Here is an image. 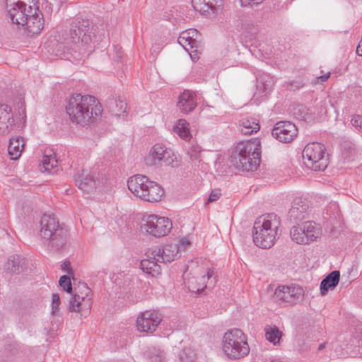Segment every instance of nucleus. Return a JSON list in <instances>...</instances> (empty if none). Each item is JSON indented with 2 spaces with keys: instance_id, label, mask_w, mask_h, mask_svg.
I'll return each instance as SVG.
<instances>
[{
  "instance_id": "nucleus-1",
  "label": "nucleus",
  "mask_w": 362,
  "mask_h": 362,
  "mask_svg": "<svg viewBox=\"0 0 362 362\" xmlns=\"http://www.w3.org/2000/svg\"><path fill=\"white\" fill-rule=\"evenodd\" d=\"M66 112L73 122L86 125L100 117L102 107L95 97L77 93L70 98Z\"/></svg>"
},
{
  "instance_id": "nucleus-2",
  "label": "nucleus",
  "mask_w": 362,
  "mask_h": 362,
  "mask_svg": "<svg viewBox=\"0 0 362 362\" xmlns=\"http://www.w3.org/2000/svg\"><path fill=\"white\" fill-rule=\"evenodd\" d=\"M261 143L259 139L241 141L233 148L230 160L236 168L245 171H254L261 160Z\"/></svg>"
},
{
  "instance_id": "nucleus-3",
  "label": "nucleus",
  "mask_w": 362,
  "mask_h": 362,
  "mask_svg": "<svg viewBox=\"0 0 362 362\" xmlns=\"http://www.w3.org/2000/svg\"><path fill=\"white\" fill-rule=\"evenodd\" d=\"M280 218L274 213L259 217L255 221L252 229L254 243L263 249L272 247L280 235Z\"/></svg>"
},
{
  "instance_id": "nucleus-4",
  "label": "nucleus",
  "mask_w": 362,
  "mask_h": 362,
  "mask_svg": "<svg viewBox=\"0 0 362 362\" xmlns=\"http://www.w3.org/2000/svg\"><path fill=\"white\" fill-rule=\"evenodd\" d=\"M94 37L92 23L88 20L76 18L71 25L67 43L76 44L79 54L88 57L94 49Z\"/></svg>"
},
{
  "instance_id": "nucleus-5",
  "label": "nucleus",
  "mask_w": 362,
  "mask_h": 362,
  "mask_svg": "<svg viewBox=\"0 0 362 362\" xmlns=\"http://www.w3.org/2000/svg\"><path fill=\"white\" fill-rule=\"evenodd\" d=\"M222 349L225 355L231 359L243 358L250 353L247 336L237 328L230 329L224 334Z\"/></svg>"
},
{
  "instance_id": "nucleus-6",
  "label": "nucleus",
  "mask_w": 362,
  "mask_h": 362,
  "mask_svg": "<svg viewBox=\"0 0 362 362\" xmlns=\"http://www.w3.org/2000/svg\"><path fill=\"white\" fill-rule=\"evenodd\" d=\"M41 237L49 241V244L57 250L63 247L66 243L67 230L59 225L55 217L44 214L40 223Z\"/></svg>"
},
{
  "instance_id": "nucleus-7",
  "label": "nucleus",
  "mask_w": 362,
  "mask_h": 362,
  "mask_svg": "<svg viewBox=\"0 0 362 362\" xmlns=\"http://www.w3.org/2000/svg\"><path fill=\"white\" fill-rule=\"evenodd\" d=\"M145 163L148 166H170L177 167L180 160L174 151L161 144L153 145L145 157Z\"/></svg>"
},
{
  "instance_id": "nucleus-8",
  "label": "nucleus",
  "mask_w": 362,
  "mask_h": 362,
  "mask_svg": "<svg viewBox=\"0 0 362 362\" xmlns=\"http://www.w3.org/2000/svg\"><path fill=\"white\" fill-rule=\"evenodd\" d=\"M291 240L299 245H309L320 239L322 228L313 221H305L293 226L290 230Z\"/></svg>"
},
{
  "instance_id": "nucleus-9",
  "label": "nucleus",
  "mask_w": 362,
  "mask_h": 362,
  "mask_svg": "<svg viewBox=\"0 0 362 362\" xmlns=\"http://www.w3.org/2000/svg\"><path fill=\"white\" fill-rule=\"evenodd\" d=\"M92 306V293L90 288L86 284H79L74 288L69 300L68 310L79 313L81 317H86L90 313Z\"/></svg>"
},
{
  "instance_id": "nucleus-10",
  "label": "nucleus",
  "mask_w": 362,
  "mask_h": 362,
  "mask_svg": "<svg viewBox=\"0 0 362 362\" xmlns=\"http://www.w3.org/2000/svg\"><path fill=\"white\" fill-rule=\"evenodd\" d=\"M325 147L318 142L308 144L303 151V159L305 165L315 171L324 170L327 166L325 158Z\"/></svg>"
},
{
  "instance_id": "nucleus-11",
  "label": "nucleus",
  "mask_w": 362,
  "mask_h": 362,
  "mask_svg": "<svg viewBox=\"0 0 362 362\" xmlns=\"http://www.w3.org/2000/svg\"><path fill=\"white\" fill-rule=\"evenodd\" d=\"M303 296L304 291L298 285H280L275 289L274 300L281 306L286 307L300 303Z\"/></svg>"
},
{
  "instance_id": "nucleus-12",
  "label": "nucleus",
  "mask_w": 362,
  "mask_h": 362,
  "mask_svg": "<svg viewBox=\"0 0 362 362\" xmlns=\"http://www.w3.org/2000/svg\"><path fill=\"white\" fill-rule=\"evenodd\" d=\"M144 228L149 235L160 238L168 235L172 229V222L166 217L155 214L148 215L144 218Z\"/></svg>"
},
{
  "instance_id": "nucleus-13",
  "label": "nucleus",
  "mask_w": 362,
  "mask_h": 362,
  "mask_svg": "<svg viewBox=\"0 0 362 362\" xmlns=\"http://www.w3.org/2000/svg\"><path fill=\"white\" fill-rule=\"evenodd\" d=\"M33 1V0H28L29 3ZM7 6L9 8L8 12L11 23L16 24L19 27L25 26L26 18L33 13V10L35 8L30 5H28L27 3L22 0H18L10 5L7 3Z\"/></svg>"
},
{
  "instance_id": "nucleus-14",
  "label": "nucleus",
  "mask_w": 362,
  "mask_h": 362,
  "mask_svg": "<svg viewBox=\"0 0 362 362\" xmlns=\"http://www.w3.org/2000/svg\"><path fill=\"white\" fill-rule=\"evenodd\" d=\"M161 315L156 310L141 313L136 319V329L139 332L152 334L161 321Z\"/></svg>"
},
{
  "instance_id": "nucleus-15",
  "label": "nucleus",
  "mask_w": 362,
  "mask_h": 362,
  "mask_svg": "<svg viewBox=\"0 0 362 362\" xmlns=\"http://www.w3.org/2000/svg\"><path fill=\"white\" fill-rule=\"evenodd\" d=\"M214 271L213 269H208L206 274L198 278L192 276L185 281V286L189 292L194 293H202L204 288H212L216 282Z\"/></svg>"
},
{
  "instance_id": "nucleus-16",
  "label": "nucleus",
  "mask_w": 362,
  "mask_h": 362,
  "mask_svg": "<svg viewBox=\"0 0 362 362\" xmlns=\"http://www.w3.org/2000/svg\"><path fill=\"white\" fill-rule=\"evenodd\" d=\"M272 135L279 142L288 144L297 136L298 129L296 125L291 122L279 121L274 124Z\"/></svg>"
},
{
  "instance_id": "nucleus-17",
  "label": "nucleus",
  "mask_w": 362,
  "mask_h": 362,
  "mask_svg": "<svg viewBox=\"0 0 362 362\" xmlns=\"http://www.w3.org/2000/svg\"><path fill=\"white\" fill-rule=\"evenodd\" d=\"M194 11L206 17L216 16L221 10L222 0H191Z\"/></svg>"
},
{
  "instance_id": "nucleus-18",
  "label": "nucleus",
  "mask_w": 362,
  "mask_h": 362,
  "mask_svg": "<svg viewBox=\"0 0 362 362\" xmlns=\"http://www.w3.org/2000/svg\"><path fill=\"white\" fill-rule=\"evenodd\" d=\"M153 254L160 262H170L179 257V246L175 243H170L162 247H156L153 248Z\"/></svg>"
},
{
  "instance_id": "nucleus-19",
  "label": "nucleus",
  "mask_w": 362,
  "mask_h": 362,
  "mask_svg": "<svg viewBox=\"0 0 362 362\" xmlns=\"http://www.w3.org/2000/svg\"><path fill=\"white\" fill-rule=\"evenodd\" d=\"M257 90L254 94V96L257 99L262 100L264 97H266L272 90L274 85V81L273 77L266 73H262L257 76Z\"/></svg>"
},
{
  "instance_id": "nucleus-20",
  "label": "nucleus",
  "mask_w": 362,
  "mask_h": 362,
  "mask_svg": "<svg viewBox=\"0 0 362 362\" xmlns=\"http://www.w3.org/2000/svg\"><path fill=\"white\" fill-rule=\"evenodd\" d=\"M308 207L306 200L296 197L292 202L291 207L288 212V217L293 221H301L305 218Z\"/></svg>"
},
{
  "instance_id": "nucleus-21",
  "label": "nucleus",
  "mask_w": 362,
  "mask_h": 362,
  "mask_svg": "<svg viewBox=\"0 0 362 362\" xmlns=\"http://www.w3.org/2000/svg\"><path fill=\"white\" fill-rule=\"evenodd\" d=\"M25 26L28 33L30 35L37 34L42 30L44 21L38 8H35L33 10V13L26 18Z\"/></svg>"
},
{
  "instance_id": "nucleus-22",
  "label": "nucleus",
  "mask_w": 362,
  "mask_h": 362,
  "mask_svg": "<svg viewBox=\"0 0 362 362\" xmlns=\"http://www.w3.org/2000/svg\"><path fill=\"white\" fill-rule=\"evenodd\" d=\"M149 182L150 180L146 176L136 175L129 178L127 181L128 189L136 197L141 199Z\"/></svg>"
},
{
  "instance_id": "nucleus-23",
  "label": "nucleus",
  "mask_w": 362,
  "mask_h": 362,
  "mask_svg": "<svg viewBox=\"0 0 362 362\" xmlns=\"http://www.w3.org/2000/svg\"><path fill=\"white\" fill-rule=\"evenodd\" d=\"M199 34L196 29H188L182 31L178 38L177 42L188 52L189 49L197 47Z\"/></svg>"
},
{
  "instance_id": "nucleus-24",
  "label": "nucleus",
  "mask_w": 362,
  "mask_h": 362,
  "mask_svg": "<svg viewBox=\"0 0 362 362\" xmlns=\"http://www.w3.org/2000/svg\"><path fill=\"white\" fill-rule=\"evenodd\" d=\"M147 258L142 259L140 262L141 269L146 273L149 274L152 276L158 275L161 272V267L159 263H161L160 260H158L153 254V248L148 250L146 252Z\"/></svg>"
},
{
  "instance_id": "nucleus-25",
  "label": "nucleus",
  "mask_w": 362,
  "mask_h": 362,
  "mask_svg": "<svg viewBox=\"0 0 362 362\" xmlns=\"http://www.w3.org/2000/svg\"><path fill=\"white\" fill-rule=\"evenodd\" d=\"M14 126L11 108L6 104H0V134H6Z\"/></svg>"
},
{
  "instance_id": "nucleus-26",
  "label": "nucleus",
  "mask_w": 362,
  "mask_h": 362,
  "mask_svg": "<svg viewBox=\"0 0 362 362\" xmlns=\"http://www.w3.org/2000/svg\"><path fill=\"white\" fill-rule=\"evenodd\" d=\"M163 195L164 191L162 187L158 183L150 180L141 199L150 203H156L160 201Z\"/></svg>"
},
{
  "instance_id": "nucleus-27",
  "label": "nucleus",
  "mask_w": 362,
  "mask_h": 362,
  "mask_svg": "<svg viewBox=\"0 0 362 362\" xmlns=\"http://www.w3.org/2000/svg\"><path fill=\"white\" fill-rule=\"evenodd\" d=\"M177 106L185 114L192 112L197 106L194 93L189 90H185L179 96Z\"/></svg>"
},
{
  "instance_id": "nucleus-28",
  "label": "nucleus",
  "mask_w": 362,
  "mask_h": 362,
  "mask_svg": "<svg viewBox=\"0 0 362 362\" xmlns=\"http://www.w3.org/2000/svg\"><path fill=\"white\" fill-rule=\"evenodd\" d=\"M109 111L115 117L125 118L127 116V105L120 98H109L107 101Z\"/></svg>"
},
{
  "instance_id": "nucleus-29",
  "label": "nucleus",
  "mask_w": 362,
  "mask_h": 362,
  "mask_svg": "<svg viewBox=\"0 0 362 362\" xmlns=\"http://www.w3.org/2000/svg\"><path fill=\"white\" fill-rule=\"evenodd\" d=\"M24 141L21 136L13 137L9 139L8 153L11 160H18L24 149Z\"/></svg>"
},
{
  "instance_id": "nucleus-30",
  "label": "nucleus",
  "mask_w": 362,
  "mask_h": 362,
  "mask_svg": "<svg viewBox=\"0 0 362 362\" xmlns=\"http://www.w3.org/2000/svg\"><path fill=\"white\" fill-rule=\"evenodd\" d=\"M240 131L243 134H252L257 132L259 129V120L253 117H245L239 123Z\"/></svg>"
},
{
  "instance_id": "nucleus-31",
  "label": "nucleus",
  "mask_w": 362,
  "mask_h": 362,
  "mask_svg": "<svg viewBox=\"0 0 362 362\" xmlns=\"http://www.w3.org/2000/svg\"><path fill=\"white\" fill-rule=\"evenodd\" d=\"M76 184L83 192L88 193L95 187L93 176L90 175L87 170H83L81 174L76 178Z\"/></svg>"
},
{
  "instance_id": "nucleus-32",
  "label": "nucleus",
  "mask_w": 362,
  "mask_h": 362,
  "mask_svg": "<svg viewBox=\"0 0 362 362\" xmlns=\"http://www.w3.org/2000/svg\"><path fill=\"white\" fill-rule=\"evenodd\" d=\"M340 278V273L335 270L329 273L320 283V292L322 295L327 293L329 288L337 286Z\"/></svg>"
},
{
  "instance_id": "nucleus-33",
  "label": "nucleus",
  "mask_w": 362,
  "mask_h": 362,
  "mask_svg": "<svg viewBox=\"0 0 362 362\" xmlns=\"http://www.w3.org/2000/svg\"><path fill=\"white\" fill-rule=\"evenodd\" d=\"M173 132L185 141H189L192 137L189 124L183 119H180L176 122L173 126Z\"/></svg>"
},
{
  "instance_id": "nucleus-34",
  "label": "nucleus",
  "mask_w": 362,
  "mask_h": 362,
  "mask_svg": "<svg viewBox=\"0 0 362 362\" xmlns=\"http://www.w3.org/2000/svg\"><path fill=\"white\" fill-rule=\"evenodd\" d=\"M151 362H165V354L163 350L158 347H149L146 353Z\"/></svg>"
},
{
  "instance_id": "nucleus-35",
  "label": "nucleus",
  "mask_w": 362,
  "mask_h": 362,
  "mask_svg": "<svg viewBox=\"0 0 362 362\" xmlns=\"http://www.w3.org/2000/svg\"><path fill=\"white\" fill-rule=\"evenodd\" d=\"M265 337L269 342L276 345L281 338V332L275 326H267L265 327Z\"/></svg>"
},
{
  "instance_id": "nucleus-36",
  "label": "nucleus",
  "mask_w": 362,
  "mask_h": 362,
  "mask_svg": "<svg viewBox=\"0 0 362 362\" xmlns=\"http://www.w3.org/2000/svg\"><path fill=\"white\" fill-rule=\"evenodd\" d=\"M58 161L56 159L55 156L53 155H44L42 160L41 164L42 168L44 169L45 171H47L49 173H52V170L57 167Z\"/></svg>"
},
{
  "instance_id": "nucleus-37",
  "label": "nucleus",
  "mask_w": 362,
  "mask_h": 362,
  "mask_svg": "<svg viewBox=\"0 0 362 362\" xmlns=\"http://www.w3.org/2000/svg\"><path fill=\"white\" fill-rule=\"evenodd\" d=\"M20 257L17 255L8 257L7 262L4 264V269L9 273H14L18 270Z\"/></svg>"
},
{
  "instance_id": "nucleus-38",
  "label": "nucleus",
  "mask_w": 362,
  "mask_h": 362,
  "mask_svg": "<svg viewBox=\"0 0 362 362\" xmlns=\"http://www.w3.org/2000/svg\"><path fill=\"white\" fill-rule=\"evenodd\" d=\"M297 110L298 112H300V119H302L306 122H309L315 118L312 115V113H311L310 109L307 108L304 105H298L297 107Z\"/></svg>"
},
{
  "instance_id": "nucleus-39",
  "label": "nucleus",
  "mask_w": 362,
  "mask_h": 362,
  "mask_svg": "<svg viewBox=\"0 0 362 362\" xmlns=\"http://www.w3.org/2000/svg\"><path fill=\"white\" fill-rule=\"evenodd\" d=\"M59 286L67 293H71L72 286L71 279L69 276L64 275L59 280Z\"/></svg>"
},
{
  "instance_id": "nucleus-40",
  "label": "nucleus",
  "mask_w": 362,
  "mask_h": 362,
  "mask_svg": "<svg viewBox=\"0 0 362 362\" xmlns=\"http://www.w3.org/2000/svg\"><path fill=\"white\" fill-rule=\"evenodd\" d=\"M60 305V298L59 296L57 293H53L52 294V314L55 315L59 310V307Z\"/></svg>"
},
{
  "instance_id": "nucleus-41",
  "label": "nucleus",
  "mask_w": 362,
  "mask_h": 362,
  "mask_svg": "<svg viewBox=\"0 0 362 362\" xmlns=\"http://www.w3.org/2000/svg\"><path fill=\"white\" fill-rule=\"evenodd\" d=\"M351 122L355 128L362 132V114L354 115Z\"/></svg>"
},
{
  "instance_id": "nucleus-42",
  "label": "nucleus",
  "mask_w": 362,
  "mask_h": 362,
  "mask_svg": "<svg viewBox=\"0 0 362 362\" xmlns=\"http://www.w3.org/2000/svg\"><path fill=\"white\" fill-rule=\"evenodd\" d=\"M264 0H240V5L243 7L254 6L261 4Z\"/></svg>"
},
{
  "instance_id": "nucleus-43",
  "label": "nucleus",
  "mask_w": 362,
  "mask_h": 362,
  "mask_svg": "<svg viewBox=\"0 0 362 362\" xmlns=\"http://www.w3.org/2000/svg\"><path fill=\"white\" fill-rule=\"evenodd\" d=\"M221 195V193L220 189H213L209 196L208 201L209 202H215L220 198Z\"/></svg>"
},
{
  "instance_id": "nucleus-44",
  "label": "nucleus",
  "mask_w": 362,
  "mask_h": 362,
  "mask_svg": "<svg viewBox=\"0 0 362 362\" xmlns=\"http://www.w3.org/2000/svg\"><path fill=\"white\" fill-rule=\"evenodd\" d=\"M179 246V252L181 250H185L190 245V242L185 238H183L180 240L178 244Z\"/></svg>"
},
{
  "instance_id": "nucleus-45",
  "label": "nucleus",
  "mask_w": 362,
  "mask_h": 362,
  "mask_svg": "<svg viewBox=\"0 0 362 362\" xmlns=\"http://www.w3.org/2000/svg\"><path fill=\"white\" fill-rule=\"evenodd\" d=\"M330 76V73L328 72L325 74H323V75H321L319 77H316L315 78V83H324L325 81H327V79L329 78Z\"/></svg>"
},
{
  "instance_id": "nucleus-46",
  "label": "nucleus",
  "mask_w": 362,
  "mask_h": 362,
  "mask_svg": "<svg viewBox=\"0 0 362 362\" xmlns=\"http://www.w3.org/2000/svg\"><path fill=\"white\" fill-rule=\"evenodd\" d=\"M351 346H361V351L360 354L362 355V339L361 340H358L356 337H354L350 340Z\"/></svg>"
},
{
  "instance_id": "nucleus-47",
  "label": "nucleus",
  "mask_w": 362,
  "mask_h": 362,
  "mask_svg": "<svg viewBox=\"0 0 362 362\" xmlns=\"http://www.w3.org/2000/svg\"><path fill=\"white\" fill-rule=\"evenodd\" d=\"M61 267H62V269L64 272H66L68 274H71V268L70 267V264H69V262H63L62 266H61Z\"/></svg>"
},
{
  "instance_id": "nucleus-48",
  "label": "nucleus",
  "mask_w": 362,
  "mask_h": 362,
  "mask_svg": "<svg viewBox=\"0 0 362 362\" xmlns=\"http://www.w3.org/2000/svg\"><path fill=\"white\" fill-rule=\"evenodd\" d=\"M356 52L359 56H362V37L356 48Z\"/></svg>"
},
{
  "instance_id": "nucleus-49",
  "label": "nucleus",
  "mask_w": 362,
  "mask_h": 362,
  "mask_svg": "<svg viewBox=\"0 0 362 362\" xmlns=\"http://www.w3.org/2000/svg\"><path fill=\"white\" fill-rule=\"evenodd\" d=\"M185 351L180 355V360L183 362H190L192 361V358H185L184 357Z\"/></svg>"
},
{
  "instance_id": "nucleus-50",
  "label": "nucleus",
  "mask_w": 362,
  "mask_h": 362,
  "mask_svg": "<svg viewBox=\"0 0 362 362\" xmlns=\"http://www.w3.org/2000/svg\"><path fill=\"white\" fill-rule=\"evenodd\" d=\"M326 346V343H322L318 346V350L322 351L323 350Z\"/></svg>"
},
{
  "instance_id": "nucleus-51",
  "label": "nucleus",
  "mask_w": 362,
  "mask_h": 362,
  "mask_svg": "<svg viewBox=\"0 0 362 362\" xmlns=\"http://www.w3.org/2000/svg\"><path fill=\"white\" fill-rule=\"evenodd\" d=\"M155 51H156L155 50V46H153V47H152V52L153 53V52H155Z\"/></svg>"
}]
</instances>
